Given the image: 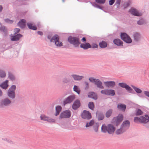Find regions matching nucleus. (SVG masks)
<instances>
[{"label": "nucleus", "mask_w": 149, "mask_h": 149, "mask_svg": "<svg viewBox=\"0 0 149 149\" xmlns=\"http://www.w3.org/2000/svg\"><path fill=\"white\" fill-rule=\"evenodd\" d=\"M69 81V80L67 78H65L63 79V81L65 83H67Z\"/></svg>", "instance_id": "obj_48"}, {"label": "nucleus", "mask_w": 149, "mask_h": 149, "mask_svg": "<svg viewBox=\"0 0 149 149\" xmlns=\"http://www.w3.org/2000/svg\"><path fill=\"white\" fill-rule=\"evenodd\" d=\"M118 85L122 88H125L129 93H132L134 91L132 88L125 83H120Z\"/></svg>", "instance_id": "obj_12"}, {"label": "nucleus", "mask_w": 149, "mask_h": 149, "mask_svg": "<svg viewBox=\"0 0 149 149\" xmlns=\"http://www.w3.org/2000/svg\"><path fill=\"white\" fill-rule=\"evenodd\" d=\"M97 46H98L97 44H94L92 45V47L93 48H97Z\"/></svg>", "instance_id": "obj_50"}, {"label": "nucleus", "mask_w": 149, "mask_h": 149, "mask_svg": "<svg viewBox=\"0 0 149 149\" xmlns=\"http://www.w3.org/2000/svg\"><path fill=\"white\" fill-rule=\"evenodd\" d=\"M26 21L22 19L18 24V26L20 27L23 28L25 26Z\"/></svg>", "instance_id": "obj_24"}, {"label": "nucleus", "mask_w": 149, "mask_h": 149, "mask_svg": "<svg viewBox=\"0 0 149 149\" xmlns=\"http://www.w3.org/2000/svg\"><path fill=\"white\" fill-rule=\"evenodd\" d=\"M88 97L95 100H96L97 99V96L96 94L93 92L89 93L88 94Z\"/></svg>", "instance_id": "obj_22"}, {"label": "nucleus", "mask_w": 149, "mask_h": 149, "mask_svg": "<svg viewBox=\"0 0 149 149\" xmlns=\"http://www.w3.org/2000/svg\"><path fill=\"white\" fill-rule=\"evenodd\" d=\"M89 81L92 83H94L98 88L101 89H103L104 86L102 85V83L98 79H95L93 77H90L89 79Z\"/></svg>", "instance_id": "obj_5"}, {"label": "nucleus", "mask_w": 149, "mask_h": 149, "mask_svg": "<svg viewBox=\"0 0 149 149\" xmlns=\"http://www.w3.org/2000/svg\"><path fill=\"white\" fill-rule=\"evenodd\" d=\"M94 128L95 131L97 132L98 131V125L97 123H96L95 125L94 126Z\"/></svg>", "instance_id": "obj_44"}, {"label": "nucleus", "mask_w": 149, "mask_h": 149, "mask_svg": "<svg viewBox=\"0 0 149 149\" xmlns=\"http://www.w3.org/2000/svg\"><path fill=\"white\" fill-rule=\"evenodd\" d=\"M132 86L137 93H140L142 92V91L140 89L133 86Z\"/></svg>", "instance_id": "obj_32"}, {"label": "nucleus", "mask_w": 149, "mask_h": 149, "mask_svg": "<svg viewBox=\"0 0 149 149\" xmlns=\"http://www.w3.org/2000/svg\"><path fill=\"white\" fill-rule=\"evenodd\" d=\"M22 37V35L20 34H18L14 36L11 37V39L12 41H17Z\"/></svg>", "instance_id": "obj_20"}, {"label": "nucleus", "mask_w": 149, "mask_h": 149, "mask_svg": "<svg viewBox=\"0 0 149 149\" xmlns=\"http://www.w3.org/2000/svg\"><path fill=\"white\" fill-rule=\"evenodd\" d=\"M11 103V100L9 99L6 98L3 100L1 103L0 106L2 107L3 105L7 106Z\"/></svg>", "instance_id": "obj_15"}, {"label": "nucleus", "mask_w": 149, "mask_h": 149, "mask_svg": "<svg viewBox=\"0 0 149 149\" xmlns=\"http://www.w3.org/2000/svg\"><path fill=\"white\" fill-rule=\"evenodd\" d=\"M104 83L105 86L108 87H113L115 85V82L113 81L104 82Z\"/></svg>", "instance_id": "obj_19"}, {"label": "nucleus", "mask_w": 149, "mask_h": 149, "mask_svg": "<svg viewBox=\"0 0 149 149\" xmlns=\"http://www.w3.org/2000/svg\"><path fill=\"white\" fill-rule=\"evenodd\" d=\"M115 127L112 124H108L107 126L103 125L101 127V130L104 132H107L109 134H113L116 130Z\"/></svg>", "instance_id": "obj_1"}, {"label": "nucleus", "mask_w": 149, "mask_h": 149, "mask_svg": "<svg viewBox=\"0 0 149 149\" xmlns=\"http://www.w3.org/2000/svg\"><path fill=\"white\" fill-rule=\"evenodd\" d=\"M134 37L135 40L137 41L140 38V35L139 33H136L134 35Z\"/></svg>", "instance_id": "obj_36"}, {"label": "nucleus", "mask_w": 149, "mask_h": 149, "mask_svg": "<svg viewBox=\"0 0 149 149\" xmlns=\"http://www.w3.org/2000/svg\"><path fill=\"white\" fill-rule=\"evenodd\" d=\"M81 41H83L84 42H86V39L84 37L82 38V39L81 40Z\"/></svg>", "instance_id": "obj_52"}, {"label": "nucleus", "mask_w": 149, "mask_h": 149, "mask_svg": "<svg viewBox=\"0 0 149 149\" xmlns=\"http://www.w3.org/2000/svg\"><path fill=\"white\" fill-rule=\"evenodd\" d=\"M96 3L100 4H104L106 1V0H95Z\"/></svg>", "instance_id": "obj_38"}, {"label": "nucleus", "mask_w": 149, "mask_h": 149, "mask_svg": "<svg viewBox=\"0 0 149 149\" xmlns=\"http://www.w3.org/2000/svg\"><path fill=\"white\" fill-rule=\"evenodd\" d=\"M130 125V123L128 120L124 121L122 125L120 128L116 130V134L118 135L121 134L125 132L129 127Z\"/></svg>", "instance_id": "obj_2"}, {"label": "nucleus", "mask_w": 149, "mask_h": 149, "mask_svg": "<svg viewBox=\"0 0 149 149\" xmlns=\"http://www.w3.org/2000/svg\"><path fill=\"white\" fill-rule=\"evenodd\" d=\"M134 122L137 123H146L149 121V116L148 115H146L144 117L141 116L139 118L136 117L134 118Z\"/></svg>", "instance_id": "obj_3"}, {"label": "nucleus", "mask_w": 149, "mask_h": 149, "mask_svg": "<svg viewBox=\"0 0 149 149\" xmlns=\"http://www.w3.org/2000/svg\"><path fill=\"white\" fill-rule=\"evenodd\" d=\"M50 42H54L55 45L58 47H61L63 46V43L59 40V38L57 35L54 36L50 40Z\"/></svg>", "instance_id": "obj_6"}, {"label": "nucleus", "mask_w": 149, "mask_h": 149, "mask_svg": "<svg viewBox=\"0 0 149 149\" xmlns=\"http://www.w3.org/2000/svg\"><path fill=\"white\" fill-rule=\"evenodd\" d=\"M15 89L16 86L15 85H13L8 91V95L10 98L13 99L15 97Z\"/></svg>", "instance_id": "obj_7"}, {"label": "nucleus", "mask_w": 149, "mask_h": 149, "mask_svg": "<svg viewBox=\"0 0 149 149\" xmlns=\"http://www.w3.org/2000/svg\"><path fill=\"white\" fill-rule=\"evenodd\" d=\"M5 21L6 22L9 23H12L13 22V21L9 20L7 19H5Z\"/></svg>", "instance_id": "obj_45"}, {"label": "nucleus", "mask_w": 149, "mask_h": 149, "mask_svg": "<svg viewBox=\"0 0 149 149\" xmlns=\"http://www.w3.org/2000/svg\"><path fill=\"white\" fill-rule=\"evenodd\" d=\"M138 24L139 25H142L145 23L143 19H141L137 22Z\"/></svg>", "instance_id": "obj_42"}, {"label": "nucleus", "mask_w": 149, "mask_h": 149, "mask_svg": "<svg viewBox=\"0 0 149 149\" xmlns=\"http://www.w3.org/2000/svg\"><path fill=\"white\" fill-rule=\"evenodd\" d=\"M120 36L122 39L127 43H130L132 42L130 38L125 33H121Z\"/></svg>", "instance_id": "obj_8"}, {"label": "nucleus", "mask_w": 149, "mask_h": 149, "mask_svg": "<svg viewBox=\"0 0 149 149\" xmlns=\"http://www.w3.org/2000/svg\"><path fill=\"white\" fill-rule=\"evenodd\" d=\"M2 7L1 6H0V11H1L2 10Z\"/></svg>", "instance_id": "obj_55"}, {"label": "nucleus", "mask_w": 149, "mask_h": 149, "mask_svg": "<svg viewBox=\"0 0 149 149\" xmlns=\"http://www.w3.org/2000/svg\"><path fill=\"white\" fill-rule=\"evenodd\" d=\"M68 40L70 44L75 47H78L80 43L79 39L77 37L70 36L68 38Z\"/></svg>", "instance_id": "obj_4"}, {"label": "nucleus", "mask_w": 149, "mask_h": 149, "mask_svg": "<svg viewBox=\"0 0 149 149\" xmlns=\"http://www.w3.org/2000/svg\"><path fill=\"white\" fill-rule=\"evenodd\" d=\"M126 107V106L125 104H118L117 106L118 109L122 111H125Z\"/></svg>", "instance_id": "obj_25"}, {"label": "nucleus", "mask_w": 149, "mask_h": 149, "mask_svg": "<svg viewBox=\"0 0 149 149\" xmlns=\"http://www.w3.org/2000/svg\"><path fill=\"white\" fill-rule=\"evenodd\" d=\"M120 0H117L116 3L118 4H120Z\"/></svg>", "instance_id": "obj_54"}, {"label": "nucleus", "mask_w": 149, "mask_h": 149, "mask_svg": "<svg viewBox=\"0 0 149 149\" xmlns=\"http://www.w3.org/2000/svg\"><path fill=\"white\" fill-rule=\"evenodd\" d=\"M72 77L75 80L79 81L81 80L84 77L83 76H80L76 74H72Z\"/></svg>", "instance_id": "obj_21"}, {"label": "nucleus", "mask_w": 149, "mask_h": 149, "mask_svg": "<svg viewBox=\"0 0 149 149\" xmlns=\"http://www.w3.org/2000/svg\"><path fill=\"white\" fill-rule=\"evenodd\" d=\"M80 105V102L79 100H76L72 105V108L74 109H76L78 108Z\"/></svg>", "instance_id": "obj_18"}, {"label": "nucleus", "mask_w": 149, "mask_h": 149, "mask_svg": "<svg viewBox=\"0 0 149 149\" xmlns=\"http://www.w3.org/2000/svg\"><path fill=\"white\" fill-rule=\"evenodd\" d=\"M38 34L40 35H43V33L41 31H38Z\"/></svg>", "instance_id": "obj_51"}, {"label": "nucleus", "mask_w": 149, "mask_h": 149, "mask_svg": "<svg viewBox=\"0 0 149 149\" xmlns=\"http://www.w3.org/2000/svg\"><path fill=\"white\" fill-rule=\"evenodd\" d=\"M8 81H6L0 85V86L2 88L5 89H6L8 86Z\"/></svg>", "instance_id": "obj_26"}, {"label": "nucleus", "mask_w": 149, "mask_h": 149, "mask_svg": "<svg viewBox=\"0 0 149 149\" xmlns=\"http://www.w3.org/2000/svg\"><path fill=\"white\" fill-rule=\"evenodd\" d=\"M81 117L84 119L88 120L91 118V115L88 111L84 110L81 114Z\"/></svg>", "instance_id": "obj_11"}, {"label": "nucleus", "mask_w": 149, "mask_h": 149, "mask_svg": "<svg viewBox=\"0 0 149 149\" xmlns=\"http://www.w3.org/2000/svg\"><path fill=\"white\" fill-rule=\"evenodd\" d=\"M97 115L98 117V120H101L103 119L104 118V115L102 113H100L99 115H98L97 113Z\"/></svg>", "instance_id": "obj_37"}, {"label": "nucleus", "mask_w": 149, "mask_h": 149, "mask_svg": "<svg viewBox=\"0 0 149 149\" xmlns=\"http://www.w3.org/2000/svg\"><path fill=\"white\" fill-rule=\"evenodd\" d=\"M108 89H104L101 91V93L104 95H107Z\"/></svg>", "instance_id": "obj_40"}, {"label": "nucleus", "mask_w": 149, "mask_h": 149, "mask_svg": "<svg viewBox=\"0 0 149 149\" xmlns=\"http://www.w3.org/2000/svg\"><path fill=\"white\" fill-rule=\"evenodd\" d=\"M73 90L78 94H79L80 93L81 90L78 86L74 85V86Z\"/></svg>", "instance_id": "obj_30"}, {"label": "nucleus", "mask_w": 149, "mask_h": 149, "mask_svg": "<svg viewBox=\"0 0 149 149\" xmlns=\"http://www.w3.org/2000/svg\"><path fill=\"white\" fill-rule=\"evenodd\" d=\"M115 2V0H109V4L110 5H113Z\"/></svg>", "instance_id": "obj_47"}, {"label": "nucleus", "mask_w": 149, "mask_h": 149, "mask_svg": "<svg viewBox=\"0 0 149 149\" xmlns=\"http://www.w3.org/2000/svg\"><path fill=\"white\" fill-rule=\"evenodd\" d=\"M112 113V110L111 109H110L106 113V116L107 118L110 117Z\"/></svg>", "instance_id": "obj_33"}, {"label": "nucleus", "mask_w": 149, "mask_h": 149, "mask_svg": "<svg viewBox=\"0 0 149 149\" xmlns=\"http://www.w3.org/2000/svg\"><path fill=\"white\" fill-rule=\"evenodd\" d=\"M41 120L46 121L49 123H54L55 120L53 119L50 118L44 114L41 115L40 116Z\"/></svg>", "instance_id": "obj_13"}, {"label": "nucleus", "mask_w": 149, "mask_h": 149, "mask_svg": "<svg viewBox=\"0 0 149 149\" xmlns=\"http://www.w3.org/2000/svg\"><path fill=\"white\" fill-rule=\"evenodd\" d=\"M6 75L5 73L2 71H0V77H5Z\"/></svg>", "instance_id": "obj_41"}, {"label": "nucleus", "mask_w": 149, "mask_h": 149, "mask_svg": "<svg viewBox=\"0 0 149 149\" xmlns=\"http://www.w3.org/2000/svg\"><path fill=\"white\" fill-rule=\"evenodd\" d=\"M2 95V93L1 91L0 90V96H1Z\"/></svg>", "instance_id": "obj_56"}, {"label": "nucleus", "mask_w": 149, "mask_h": 149, "mask_svg": "<svg viewBox=\"0 0 149 149\" xmlns=\"http://www.w3.org/2000/svg\"><path fill=\"white\" fill-rule=\"evenodd\" d=\"M143 113L142 111L140 109L137 110L136 113V115L137 116L140 115Z\"/></svg>", "instance_id": "obj_39"}, {"label": "nucleus", "mask_w": 149, "mask_h": 149, "mask_svg": "<svg viewBox=\"0 0 149 149\" xmlns=\"http://www.w3.org/2000/svg\"><path fill=\"white\" fill-rule=\"evenodd\" d=\"M20 31V29L18 28H16L14 29V31L15 33H17Z\"/></svg>", "instance_id": "obj_49"}, {"label": "nucleus", "mask_w": 149, "mask_h": 149, "mask_svg": "<svg viewBox=\"0 0 149 149\" xmlns=\"http://www.w3.org/2000/svg\"><path fill=\"white\" fill-rule=\"evenodd\" d=\"M61 107L60 106H58L56 107V112L55 114V116H57L59 114L60 111L61 110Z\"/></svg>", "instance_id": "obj_28"}, {"label": "nucleus", "mask_w": 149, "mask_h": 149, "mask_svg": "<svg viewBox=\"0 0 149 149\" xmlns=\"http://www.w3.org/2000/svg\"><path fill=\"white\" fill-rule=\"evenodd\" d=\"M48 38L49 39H50V38L49 37V36H48Z\"/></svg>", "instance_id": "obj_57"}, {"label": "nucleus", "mask_w": 149, "mask_h": 149, "mask_svg": "<svg viewBox=\"0 0 149 149\" xmlns=\"http://www.w3.org/2000/svg\"><path fill=\"white\" fill-rule=\"evenodd\" d=\"M89 108L91 110H93L94 107V105L93 102H90L88 104Z\"/></svg>", "instance_id": "obj_34"}, {"label": "nucleus", "mask_w": 149, "mask_h": 149, "mask_svg": "<svg viewBox=\"0 0 149 149\" xmlns=\"http://www.w3.org/2000/svg\"><path fill=\"white\" fill-rule=\"evenodd\" d=\"M85 84H86V86L87 87V88H88L89 86L87 82H85Z\"/></svg>", "instance_id": "obj_53"}, {"label": "nucleus", "mask_w": 149, "mask_h": 149, "mask_svg": "<svg viewBox=\"0 0 149 149\" xmlns=\"http://www.w3.org/2000/svg\"><path fill=\"white\" fill-rule=\"evenodd\" d=\"M75 96L74 95H72L68 97L63 101V104L65 105L66 104L70 103H71L75 99Z\"/></svg>", "instance_id": "obj_14"}, {"label": "nucleus", "mask_w": 149, "mask_h": 149, "mask_svg": "<svg viewBox=\"0 0 149 149\" xmlns=\"http://www.w3.org/2000/svg\"><path fill=\"white\" fill-rule=\"evenodd\" d=\"M129 12L132 15L136 16H141V14L139 13L136 9L132 8L129 11Z\"/></svg>", "instance_id": "obj_16"}, {"label": "nucleus", "mask_w": 149, "mask_h": 149, "mask_svg": "<svg viewBox=\"0 0 149 149\" xmlns=\"http://www.w3.org/2000/svg\"><path fill=\"white\" fill-rule=\"evenodd\" d=\"M8 77L11 80H13L15 79L14 76L12 74H9Z\"/></svg>", "instance_id": "obj_43"}, {"label": "nucleus", "mask_w": 149, "mask_h": 149, "mask_svg": "<svg viewBox=\"0 0 149 149\" xmlns=\"http://www.w3.org/2000/svg\"><path fill=\"white\" fill-rule=\"evenodd\" d=\"M71 113L70 111L66 110L62 112L60 114L59 118H68L71 116Z\"/></svg>", "instance_id": "obj_10"}, {"label": "nucleus", "mask_w": 149, "mask_h": 149, "mask_svg": "<svg viewBox=\"0 0 149 149\" xmlns=\"http://www.w3.org/2000/svg\"><path fill=\"white\" fill-rule=\"evenodd\" d=\"M123 119V116L122 114H119L117 117H114L112 120V123L117 125L121 122Z\"/></svg>", "instance_id": "obj_9"}, {"label": "nucleus", "mask_w": 149, "mask_h": 149, "mask_svg": "<svg viewBox=\"0 0 149 149\" xmlns=\"http://www.w3.org/2000/svg\"><path fill=\"white\" fill-rule=\"evenodd\" d=\"M80 46L81 48H83L84 49H86L91 48V45L88 42L86 43H81Z\"/></svg>", "instance_id": "obj_17"}, {"label": "nucleus", "mask_w": 149, "mask_h": 149, "mask_svg": "<svg viewBox=\"0 0 149 149\" xmlns=\"http://www.w3.org/2000/svg\"><path fill=\"white\" fill-rule=\"evenodd\" d=\"M27 26L28 28L30 29H33V30H36L37 29V27L34 25H33L32 23H28L27 24Z\"/></svg>", "instance_id": "obj_27"}, {"label": "nucleus", "mask_w": 149, "mask_h": 149, "mask_svg": "<svg viewBox=\"0 0 149 149\" xmlns=\"http://www.w3.org/2000/svg\"><path fill=\"white\" fill-rule=\"evenodd\" d=\"M144 94L146 96L149 97V91H144Z\"/></svg>", "instance_id": "obj_46"}, {"label": "nucleus", "mask_w": 149, "mask_h": 149, "mask_svg": "<svg viewBox=\"0 0 149 149\" xmlns=\"http://www.w3.org/2000/svg\"><path fill=\"white\" fill-rule=\"evenodd\" d=\"M113 43L117 46L123 45V42L120 40L115 39L113 41Z\"/></svg>", "instance_id": "obj_23"}, {"label": "nucleus", "mask_w": 149, "mask_h": 149, "mask_svg": "<svg viewBox=\"0 0 149 149\" xmlns=\"http://www.w3.org/2000/svg\"><path fill=\"white\" fill-rule=\"evenodd\" d=\"M94 123V121L92 120L89 123H86V127H88L93 125Z\"/></svg>", "instance_id": "obj_35"}, {"label": "nucleus", "mask_w": 149, "mask_h": 149, "mask_svg": "<svg viewBox=\"0 0 149 149\" xmlns=\"http://www.w3.org/2000/svg\"><path fill=\"white\" fill-rule=\"evenodd\" d=\"M99 46L101 48H105L107 46V43L104 41H102L99 43Z\"/></svg>", "instance_id": "obj_29"}, {"label": "nucleus", "mask_w": 149, "mask_h": 149, "mask_svg": "<svg viewBox=\"0 0 149 149\" xmlns=\"http://www.w3.org/2000/svg\"><path fill=\"white\" fill-rule=\"evenodd\" d=\"M115 91L112 89H108L107 95H111L112 96L115 95Z\"/></svg>", "instance_id": "obj_31"}]
</instances>
